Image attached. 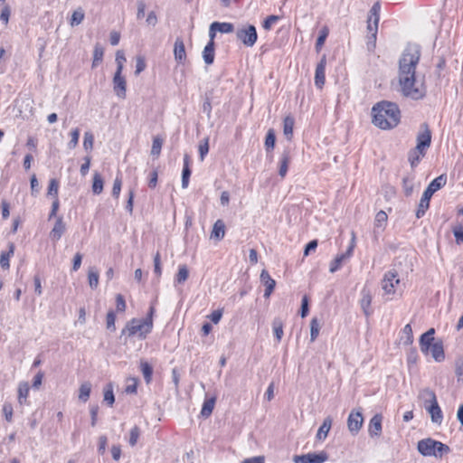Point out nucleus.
<instances>
[{
	"label": "nucleus",
	"instance_id": "obj_47",
	"mask_svg": "<svg viewBox=\"0 0 463 463\" xmlns=\"http://www.w3.org/2000/svg\"><path fill=\"white\" fill-rule=\"evenodd\" d=\"M71 140L68 143V147L73 149L78 146L80 138V129L78 128L72 129L70 133Z\"/></svg>",
	"mask_w": 463,
	"mask_h": 463
},
{
	"label": "nucleus",
	"instance_id": "obj_43",
	"mask_svg": "<svg viewBox=\"0 0 463 463\" xmlns=\"http://www.w3.org/2000/svg\"><path fill=\"white\" fill-rule=\"evenodd\" d=\"M104 401L109 405L112 406L115 402V397L113 393V387L111 383L106 385L104 389Z\"/></svg>",
	"mask_w": 463,
	"mask_h": 463
},
{
	"label": "nucleus",
	"instance_id": "obj_7",
	"mask_svg": "<svg viewBox=\"0 0 463 463\" xmlns=\"http://www.w3.org/2000/svg\"><path fill=\"white\" fill-rule=\"evenodd\" d=\"M400 287L398 274L394 270L387 271L382 279V288L386 295H394Z\"/></svg>",
	"mask_w": 463,
	"mask_h": 463
},
{
	"label": "nucleus",
	"instance_id": "obj_45",
	"mask_svg": "<svg viewBox=\"0 0 463 463\" xmlns=\"http://www.w3.org/2000/svg\"><path fill=\"white\" fill-rule=\"evenodd\" d=\"M141 371L144 375L145 381L146 383H149L152 378L153 368L148 363L142 362L141 363Z\"/></svg>",
	"mask_w": 463,
	"mask_h": 463
},
{
	"label": "nucleus",
	"instance_id": "obj_39",
	"mask_svg": "<svg viewBox=\"0 0 463 463\" xmlns=\"http://www.w3.org/2000/svg\"><path fill=\"white\" fill-rule=\"evenodd\" d=\"M320 331V324L317 317H313L310 322V340L313 342L317 339Z\"/></svg>",
	"mask_w": 463,
	"mask_h": 463
},
{
	"label": "nucleus",
	"instance_id": "obj_34",
	"mask_svg": "<svg viewBox=\"0 0 463 463\" xmlns=\"http://www.w3.org/2000/svg\"><path fill=\"white\" fill-rule=\"evenodd\" d=\"M214 405H215V398L214 397L205 400L203 404V408L201 410V415L205 418L209 417L213 411Z\"/></svg>",
	"mask_w": 463,
	"mask_h": 463
},
{
	"label": "nucleus",
	"instance_id": "obj_37",
	"mask_svg": "<svg viewBox=\"0 0 463 463\" xmlns=\"http://www.w3.org/2000/svg\"><path fill=\"white\" fill-rule=\"evenodd\" d=\"M29 384L26 382H22L19 383L18 386V401L20 403L24 402V400L25 401L29 394Z\"/></svg>",
	"mask_w": 463,
	"mask_h": 463
},
{
	"label": "nucleus",
	"instance_id": "obj_26",
	"mask_svg": "<svg viewBox=\"0 0 463 463\" xmlns=\"http://www.w3.org/2000/svg\"><path fill=\"white\" fill-rule=\"evenodd\" d=\"M214 42L208 43L203 51V58L207 65H211L214 61Z\"/></svg>",
	"mask_w": 463,
	"mask_h": 463
},
{
	"label": "nucleus",
	"instance_id": "obj_51",
	"mask_svg": "<svg viewBox=\"0 0 463 463\" xmlns=\"http://www.w3.org/2000/svg\"><path fill=\"white\" fill-rule=\"evenodd\" d=\"M139 435H140V430L137 426H135L130 430V433H129L130 446L134 447L137 444Z\"/></svg>",
	"mask_w": 463,
	"mask_h": 463
},
{
	"label": "nucleus",
	"instance_id": "obj_12",
	"mask_svg": "<svg viewBox=\"0 0 463 463\" xmlns=\"http://www.w3.org/2000/svg\"><path fill=\"white\" fill-rule=\"evenodd\" d=\"M122 71H116L113 78V89L116 95L120 99L126 98L127 82L121 75Z\"/></svg>",
	"mask_w": 463,
	"mask_h": 463
},
{
	"label": "nucleus",
	"instance_id": "obj_57",
	"mask_svg": "<svg viewBox=\"0 0 463 463\" xmlns=\"http://www.w3.org/2000/svg\"><path fill=\"white\" fill-rule=\"evenodd\" d=\"M209 151V138H205L203 141H202L199 145V153L201 160L203 161L204 159V156Z\"/></svg>",
	"mask_w": 463,
	"mask_h": 463
},
{
	"label": "nucleus",
	"instance_id": "obj_28",
	"mask_svg": "<svg viewBox=\"0 0 463 463\" xmlns=\"http://www.w3.org/2000/svg\"><path fill=\"white\" fill-rule=\"evenodd\" d=\"M425 153L426 151L420 148L419 149L418 147H415L409 152L408 159L411 167H415L419 164L420 158L425 156Z\"/></svg>",
	"mask_w": 463,
	"mask_h": 463
},
{
	"label": "nucleus",
	"instance_id": "obj_44",
	"mask_svg": "<svg viewBox=\"0 0 463 463\" xmlns=\"http://www.w3.org/2000/svg\"><path fill=\"white\" fill-rule=\"evenodd\" d=\"M388 216L387 213L384 211H379L374 219V224L376 228H383L386 222H387Z\"/></svg>",
	"mask_w": 463,
	"mask_h": 463
},
{
	"label": "nucleus",
	"instance_id": "obj_14",
	"mask_svg": "<svg viewBox=\"0 0 463 463\" xmlns=\"http://www.w3.org/2000/svg\"><path fill=\"white\" fill-rule=\"evenodd\" d=\"M434 328H430L426 333L422 334L420 338V350L423 354H428L430 346L435 343L434 341Z\"/></svg>",
	"mask_w": 463,
	"mask_h": 463
},
{
	"label": "nucleus",
	"instance_id": "obj_21",
	"mask_svg": "<svg viewBox=\"0 0 463 463\" xmlns=\"http://www.w3.org/2000/svg\"><path fill=\"white\" fill-rule=\"evenodd\" d=\"M372 303V294L367 289H363L362 298L360 299V306L366 317H369L372 314V310L370 308Z\"/></svg>",
	"mask_w": 463,
	"mask_h": 463
},
{
	"label": "nucleus",
	"instance_id": "obj_41",
	"mask_svg": "<svg viewBox=\"0 0 463 463\" xmlns=\"http://www.w3.org/2000/svg\"><path fill=\"white\" fill-rule=\"evenodd\" d=\"M380 11H381V4H380V2L374 3L373 5L372 6L370 12H369L368 19L373 20L375 22V24H379Z\"/></svg>",
	"mask_w": 463,
	"mask_h": 463
},
{
	"label": "nucleus",
	"instance_id": "obj_55",
	"mask_svg": "<svg viewBox=\"0 0 463 463\" xmlns=\"http://www.w3.org/2000/svg\"><path fill=\"white\" fill-rule=\"evenodd\" d=\"M127 386L125 389V392L127 393H136L137 392V380L136 378H128L127 380Z\"/></svg>",
	"mask_w": 463,
	"mask_h": 463
},
{
	"label": "nucleus",
	"instance_id": "obj_13",
	"mask_svg": "<svg viewBox=\"0 0 463 463\" xmlns=\"http://www.w3.org/2000/svg\"><path fill=\"white\" fill-rule=\"evenodd\" d=\"M326 56H323L317 63L315 72V85L318 89H322L326 81Z\"/></svg>",
	"mask_w": 463,
	"mask_h": 463
},
{
	"label": "nucleus",
	"instance_id": "obj_48",
	"mask_svg": "<svg viewBox=\"0 0 463 463\" xmlns=\"http://www.w3.org/2000/svg\"><path fill=\"white\" fill-rule=\"evenodd\" d=\"M94 144V136L91 132L87 131L84 134L83 147L86 151H91Z\"/></svg>",
	"mask_w": 463,
	"mask_h": 463
},
{
	"label": "nucleus",
	"instance_id": "obj_29",
	"mask_svg": "<svg viewBox=\"0 0 463 463\" xmlns=\"http://www.w3.org/2000/svg\"><path fill=\"white\" fill-rule=\"evenodd\" d=\"M295 120L293 117L288 116L284 118L283 122V133L288 140H291L293 137Z\"/></svg>",
	"mask_w": 463,
	"mask_h": 463
},
{
	"label": "nucleus",
	"instance_id": "obj_15",
	"mask_svg": "<svg viewBox=\"0 0 463 463\" xmlns=\"http://www.w3.org/2000/svg\"><path fill=\"white\" fill-rule=\"evenodd\" d=\"M382 421L383 416L381 414H375L370 420L368 426V433L370 437H380L382 434Z\"/></svg>",
	"mask_w": 463,
	"mask_h": 463
},
{
	"label": "nucleus",
	"instance_id": "obj_31",
	"mask_svg": "<svg viewBox=\"0 0 463 463\" xmlns=\"http://www.w3.org/2000/svg\"><path fill=\"white\" fill-rule=\"evenodd\" d=\"M402 335L401 336V341L404 345H411L413 343V333L412 328L410 324H407L402 331Z\"/></svg>",
	"mask_w": 463,
	"mask_h": 463
},
{
	"label": "nucleus",
	"instance_id": "obj_40",
	"mask_svg": "<svg viewBox=\"0 0 463 463\" xmlns=\"http://www.w3.org/2000/svg\"><path fill=\"white\" fill-rule=\"evenodd\" d=\"M104 50L99 44H96L93 52L92 67H96L103 59Z\"/></svg>",
	"mask_w": 463,
	"mask_h": 463
},
{
	"label": "nucleus",
	"instance_id": "obj_54",
	"mask_svg": "<svg viewBox=\"0 0 463 463\" xmlns=\"http://www.w3.org/2000/svg\"><path fill=\"white\" fill-rule=\"evenodd\" d=\"M162 145H163V140L159 137H155L153 139V145H152V148H151V154L153 156H158L161 152V148H162Z\"/></svg>",
	"mask_w": 463,
	"mask_h": 463
},
{
	"label": "nucleus",
	"instance_id": "obj_2",
	"mask_svg": "<svg viewBox=\"0 0 463 463\" xmlns=\"http://www.w3.org/2000/svg\"><path fill=\"white\" fill-rule=\"evenodd\" d=\"M372 122L377 128L387 130L395 128L401 119V112L395 103L381 101L372 109Z\"/></svg>",
	"mask_w": 463,
	"mask_h": 463
},
{
	"label": "nucleus",
	"instance_id": "obj_63",
	"mask_svg": "<svg viewBox=\"0 0 463 463\" xmlns=\"http://www.w3.org/2000/svg\"><path fill=\"white\" fill-rule=\"evenodd\" d=\"M115 320L116 316L113 311H109L107 314V328L110 330H115Z\"/></svg>",
	"mask_w": 463,
	"mask_h": 463
},
{
	"label": "nucleus",
	"instance_id": "obj_16",
	"mask_svg": "<svg viewBox=\"0 0 463 463\" xmlns=\"http://www.w3.org/2000/svg\"><path fill=\"white\" fill-rule=\"evenodd\" d=\"M66 230L65 222L61 216L57 217L53 228L50 232V238L53 241H58Z\"/></svg>",
	"mask_w": 463,
	"mask_h": 463
},
{
	"label": "nucleus",
	"instance_id": "obj_27",
	"mask_svg": "<svg viewBox=\"0 0 463 463\" xmlns=\"http://www.w3.org/2000/svg\"><path fill=\"white\" fill-rule=\"evenodd\" d=\"M190 157L188 155H185L184 157V168L182 173V187L187 188L189 184V178L191 175V169L189 166Z\"/></svg>",
	"mask_w": 463,
	"mask_h": 463
},
{
	"label": "nucleus",
	"instance_id": "obj_62",
	"mask_svg": "<svg viewBox=\"0 0 463 463\" xmlns=\"http://www.w3.org/2000/svg\"><path fill=\"white\" fill-rule=\"evenodd\" d=\"M59 184L55 179H52L48 187V194H53L56 198L58 195Z\"/></svg>",
	"mask_w": 463,
	"mask_h": 463
},
{
	"label": "nucleus",
	"instance_id": "obj_49",
	"mask_svg": "<svg viewBox=\"0 0 463 463\" xmlns=\"http://www.w3.org/2000/svg\"><path fill=\"white\" fill-rule=\"evenodd\" d=\"M367 30L368 33L371 34V38L373 39V42L374 43L376 41V35L378 31V24H375L373 20H367Z\"/></svg>",
	"mask_w": 463,
	"mask_h": 463
},
{
	"label": "nucleus",
	"instance_id": "obj_6",
	"mask_svg": "<svg viewBox=\"0 0 463 463\" xmlns=\"http://www.w3.org/2000/svg\"><path fill=\"white\" fill-rule=\"evenodd\" d=\"M236 37L245 46L252 47L258 39V34L255 26L245 24L236 31Z\"/></svg>",
	"mask_w": 463,
	"mask_h": 463
},
{
	"label": "nucleus",
	"instance_id": "obj_50",
	"mask_svg": "<svg viewBox=\"0 0 463 463\" xmlns=\"http://www.w3.org/2000/svg\"><path fill=\"white\" fill-rule=\"evenodd\" d=\"M125 61H126V57H125L124 52L121 50H118L116 52V63H117V71H123Z\"/></svg>",
	"mask_w": 463,
	"mask_h": 463
},
{
	"label": "nucleus",
	"instance_id": "obj_42",
	"mask_svg": "<svg viewBox=\"0 0 463 463\" xmlns=\"http://www.w3.org/2000/svg\"><path fill=\"white\" fill-rule=\"evenodd\" d=\"M213 26H216L217 31L222 33H230L234 31V26L231 23L213 22Z\"/></svg>",
	"mask_w": 463,
	"mask_h": 463
},
{
	"label": "nucleus",
	"instance_id": "obj_64",
	"mask_svg": "<svg viewBox=\"0 0 463 463\" xmlns=\"http://www.w3.org/2000/svg\"><path fill=\"white\" fill-rule=\"evenodd\" d=\"M279 21V16L277 15H269L263 23V27L266 30H269L272 25Z\"/></svg>",
	"mask_w": 463,
	"mask_h": 463
},
{
	"label": "nucleus",
	"instance_id": "obj_53",
	"mask_svg": "<svg viewBox=\"0 0 463 463\" xmlns=\"http://www.w3.org/2000/svg\"><path fill=\"white\" fill-rule=\"evenodd\" d=\"M275 141H276V137H275L274 130L269 129L267 133L266 140H265V146H266L267 149L274 148Z\"/></svg>",
	"mask_w": 463,
	"mask_h": 463
},
{
	"label": "nucleus",
	"instance_id": "obj_20",
	"mask_svg": "<svg viewBox=\"0 0 463 463\" xmlns=\"http://www.w3.org/2000/svg\"><path fill=\"white\" fill-rule=\"evenodd\" d=\"M290 161V151L288 149H285L281 154L279 165V175H280L281 178H284L286 176Z\"/></svg>",
	"mask_w": 463,
	"mask_h": 463
},
{
	"label": "nucleus",
	"instance_id": "obj_11",
	"mask_svg": "<svg viewBox=\"0 0 463 463\" xmlns=\"http://www.w3.org/2000/svg\"><path fill=\"white\" fill-rule=\"evenodd\" d=\"M354 240H355V237H354V233L353 232L352 243H351L350 247L348 248V250H346V252L337 255L331 261L330 268H329V271L331 273H335V271H337L341 268L343 262L352 255L353 250L354 247Z\"/></svg>",
	"mask_w": 463,
	"mask_h": 463
},
{
	"label": "nucleus",
	"instance_id": "obj_35",
	"mask_svg": "<svg viewBox=\"0 0 463 463\" xmlns=\"http://www.w3.org/2000/svg\"><path fill=\"white\" fill-rule=\"evenodd\" d=\"M91 391V384L89 382L83 383L79 390V399L82 402H87L90 398Z\"/></svg>",
	"mask_w": 463,
	"mask_h": 463
},
{
	"label": "nucleus",
	"instance_id": "obj_61",
	"mask_svg": "<svg viewBox=\"0 0 463 463\" xmlns=\"http://www.w3.org/2000/svg\"><path fill=\"white\" fill-rule=\"evenodd\" d=\"M3 413L7 421H12L13 419V406L10 403H5L3 406Z\"/></svg>",
	"mask_w": 463,
	"mask_h": 463
},
{
	"label": "nucleus",
	"instance_id": "obj_25",
	"mask_svg": "<svg viewBox=\"0 0 463 463\" xmlns=\"http://www.w3.org/2000/svg\"><path fill=\"white\" fill-rule=\"evenodd\" d=\"M429 354L435 359L437 362H441L445 358L443 345L441 342H435L430 348Z\"/></svg>",
	"mask_w": 463,
	"mask_h": 463
},
{
	"label": "nucleus",
	"instance_id": "obj_30",
	"mask_svg": "<svg viewBox=\"0 0 463 463\" xmlns=\"http://www.w3.org/2000/svg\"><path fill=\"white\" fill-rule=\"evenodd\" d=\"M8 248H9V250L6 252H2L1 256H0V265L5 269H9V267H10L9 260L14 255V243H9Z\"/></svg>",
	"mask_w": 463,
	"mask_h": 463
},
{
	"label": "nucleus",
	"instance_id": "obj_58",
	"mask_svg": "<svg viewBox=\"0 0 463 463\" xmlns=\"http://www.w3.org/2000/svg\"><path fill=\"white\" fill-rule=\"evenodd\" d=\"M154 272L159 278L162 274L160 253L156 252L154 257Z\"/></svg>",
	"mask_w": 463,
	"mask_h": 463
},
{
	"label": "nucleus",
	"instance_id": "obj_9",
	"mask_svg": "<svg viewBox=\"0 0 463 463\" xmlns=\"http://www.w3.org/2000/svg\"><path fill=\"white\" fill-rule=\"evenodd\" d=\"M327 459L328 456L325 451H321L319 453L296 455L293 457L294 463H324Z\"/></svg>",
	"mask_w": 463,
	"mask_h": 463
},
{
	"label": "nucleus",
	"instance_id": "obj_4",
	"mask_svg": "<svg viewBox=\"0 0 463 463\" xmlns=\"http://www.w3.org/2000/svg\"><path fill=\"white\" fill-rule=\"evenodd\" d=\"M418 451L424 457L442 458L444 454H448L450 449L448 445L427 438L420 440L417 444Z\"/></svg>",
	"mask_w": 463,
	"mask_h": 463
},
{
	"label": "nucleus",
	"instance_id": "obj_8",
	"mask_svg": "<svg viewBox=\"0 0 463 463\" xmlns=\"http://www.w3.org/2000/svg\"><path fill=\"white\" fill-rule=\"evenodd\" d=\"M364 424L362 409L353 410L347 418V429L352 435H356Z\"/></svg>",
	"mask_w": 463,
	"mask_h": 463
},
{
	"label": "nucleus",
	"instance_id": "obj_33",
	"mask_svg": "<svg viewBox=\"0 0 463 463\" xmlns=\"http://www.w3.org/2000/svg\"><path fill=\"white\" fill-rule=\"evenodd\" d=\"M189 277V270L186 265H180L178 267V272L175 275V282L177 284H183L187 280Z\"/></svg>",
	"mask_w": 463,
	"mask_h": 463
},
{
	"label": "nucleus",
	"instance_id": "obj_5",
	"mask_svg": "<svg viewBox=\"0 0 463 463\" xmlns=\"http://www.w3.org/2000/svg\"><path fill=\"white\" fill-rule=\"evenodd\" d=\"M447 178L444 175H439L430 182L420 198L418 209L416 211V217L421 218L430 207V201L435 192L445 185Z\"/></svg>",
	"mask_w": 463,
	"mask_h": 463
},
{
	"label": "nucleus",
	"instance_id": "obj_60",
	"mask_svg": "<svg viewBox=\"0 0 463 463\" xmlns=\"http://www.w3.org/2000/svg\"><path fill=\"white\" fill-rule=\"evenodd\" d=\"M453 233L456 238L457 244L463 243V226L458 225L453 229Z\"/></svg>",
	"mask_w": 463,
	"mask_h": 463
},
{
	"label": "nucleus",
	"instance_id": "obj_19",
	"mask_svg": "<svg viewBox=\"0 0 463 463\" xmlns=\"http://www.w3.org/2000/svg\"><path fill=\"white\" fill-rule=\"evenodd\" d=\"M174 55L175 61L179 63H184L186 60L184 43L181 38H177L175 42Z\"/></svg>",
	"mask_w": 463,
	"mask_h": 463
},
{
	"label": "nucleus",
	"instance_id": "obj_36",
	"mask_svg": "<svg viewBox=\"0 0 463 463\" xmlns=\"http://www.w3.org/2000/svg\"><path fill=\"white\" fill-rule=\"evenodd\" d=\"M103 179L99 173H95L93 175L92 192L95 194H99L103 191Z\"/></svg>",
	"mask_w": 463,
	"mask_h": 463
},
{
	"label": "nucleus",
	"instance_id": "obj_46",
	"mask_svg": "<svg viewBox=\"0 0 463 463\" xmlns=\"http://www.w3.org/2000/svg\"><path fill=\"white\" fill-rule=\"evenodd\" d=\"M413 179L407 176L402 179V188L406 196H410L413 191Z\"/></svg>",
	"mask_w": 463,
	"mask_h": 463
},
{
	"label": "nucleus",
	"instance_id": "obj_52",
	"mask_svg": "<svg viewBox=\"0 0 463 463\" xmlns=\"http://www.w3.org/2000/svg\"><path fill=\"white\" fill-rule=\"evenodd\" d=\"M122 186V179L120 176H117L114 180L113 187H112V196L115 198H118Z\"/></svg>",
	"mask_w": 463,
	"mask_h": 463
},
{
	"label": "nucleus",
	"instance_id": "obj_1",
	"mask_svg": "<svg viewBox=\"0 0 463 463\" xmlns=\"http://www.w3.org/2000/svg\"><path fill=\"white\" fill-rule=\"evenodd\" d=\"M420 59V51L417 45H408L399 60L398 82L402 96L418 100L426 94L423 80L416 74Z\"/></svg>",
	"mask_w": 463,
	"mask_h": 463
},
{
	"label": "nucleus",
	"instance_id": "obj_17",
	"mask_svg": "<svg viewBox=\"0 0 463 463\" xmlns=\"http://www.w3.org/2000/svg\"><path fill=\"white\" fill-rule=\"evenodd\" d=\"M426 411L430 413L431 421L433 423L440 425L443 420V414L440 407L439 406L438 402L429 404L428 406L424 407Z\"/></svg>",
	"mask_w": 463,
	"mask_h": 463
},
{
	"label": "nucleus",
	"instance_id": "obj_10",
	"mask_svg": "<svg viewBox=\"0 0 463 463\" xmlns=\"http://www.w3.org/2000/svg\"><path fill=\"white\" fill-rule=\"evenodd\" d=\"M431 143V132L426 123L420 125V132L417 135V146L419 149L426 151Z\"/></svg>",
	"mask_w": 463,
	"mask_h": 463
},
{
	"label": "nucleus",
	"instance_id": "obj_3",
	"mask_svg": "<svg viewBox=\"0 0 463 463\" xmlns=\"http://www.w3.org/2000/svg\"><path fill=\"white\" fill-rule=\"evenodd\" d=\"M155 307H150L146 317L139 319L133 318L130 320L126 327L122 330V334H127L128 336H137L139 339H145L153 328V315Z\"/></svg>",
	"mask_w": 463,
	"mask_h": 463
},
{
	"label": "nucleus",
	"instance_id": "obj_56",
	"mask_svg": "<svg viewBox=\"0 0 463 463\" xmlns=\"http://www.w3.org/2000/svg\"><path fill=\"white\" fill-rule=\"evenodd\" d=\"M327 35H328V30H327V28L325 27L320 31L319 36L317 39L316 48L317 50H319L324 45Z\"/></svg>",
	"mask_w": 463,
	"mask_h": 463
},
{
	"label": "nucleus",
	"instance_id": "obj_59",
	"mask_svg": "<svg viewBox=\"0 0 463 463\" xmlns=\"http://www.w3.org/2000/svg\"><path fill=\"white\" fill-rule=\"evenodd\" d=\"M273 330H274V335L278 340V342H279L282 338V335H283V326H282V324L279 321H275L273 323Z\"/></svg>",
	"mask_w": 463,
	"mask_h": 463
},
{
	"label": "nucleus",
	"instance_id": "obj_32",
	"mask_svg": "<svg viewBox=\"0 0 463 463\" xmlns=\"http://www.w3.org/2000/svg\"><path fill=\"white\" fill-rule=\"evenodd\" d=\"M99 274L95 267H90L88 271V281L91 288H97L99 285Z\"/></svg>",
	"mask_w": 463,
	"mask_h": 463
},
{
	"label": "nucleus",
	"instance_id": "obj_18",
	"mask_svg": "<svg viewBox=\"0 0 463 463\" xmlns=\"http://www.w3.org/2000/svg\"><path fill=\"white\" fill-rule=\"evenodd\" d=\"M260 281L266 287L264 297L269 298L276 286V281L266 269H263L260 273Z\"/></svg>",
	"mask_w": 463,
	"mask_h": 463
},
{
	"label": "nucleus",
	"instance_id": "obj_24",
	"mask_svg": "<svg viewBox=\"0 0 463 463\" xmlns=\"http://www.w3.org/2000/svg\"><path fill=\"white\" fill-rule=\"evenodd\" d=\"M225 235V224L222 220H217L213 227V231L211 233V239H213L217 241L223 239Z\"/></svg>",
	"mask_w": 463,
	"mask_h": 463
},
{
	"label": "nucleus",
	"instance_id": "obj_38",
	"mask_svg": "<svg viewBox=\"0 0 463 463\" xmlns=\"http://www.w3.org/2000/svg\"><path fill=\"white\" fill-rule=\"evenodd\" d=\"M84 16L85 14L83 10L81 8H78L72 13L70 24L71 26L79 25L84 20Z\"/></svg>",
	"mask_w": 463,
	"mask_h": 463
},
{
	"label": "nucleus",
	"instance_id": "obj_22",
	"mask_svg": "<svg viewBox=\"0 0 463 463\" xmlns=\"http://www.w3.org/2000/svg\"><path fill=\"white\" fill-rule=\"evenodd\" d=\"M419 399L423 402L424 407L429 404H432L437 402V397L435 392L430 388H425L420 391Z\"/></svg>",
	"mask_w": 463,
	"mask_h": 463
},
{
	"label": "nucleus",
	"instance_id": "obj_23",
	"mask_svg": "<svg viewBox=\"0 0 463 463\" xmlns=\"http://www.w3.org/2000/svg\"><path fill=\"white\" fill-rule=\"evenodd\" d=\"M332 423H333V420L330 416H327L322 425L319 427L318 430H317V439L318 440H325L331 430V427H332Z\"/></svg>",
	"mask_w": 463,
	"mask_h": 463
}]
</instances>
